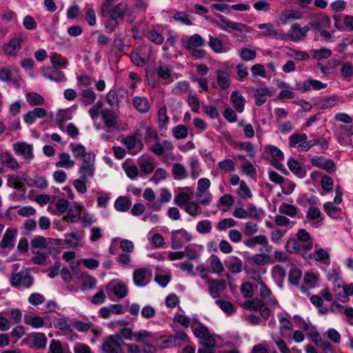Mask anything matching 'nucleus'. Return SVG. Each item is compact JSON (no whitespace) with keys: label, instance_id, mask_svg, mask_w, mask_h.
Listing matches in <instances>:
<instances>
[{"label":"nucleus","instance_id":"obj_11","mask_svg":"<svg viewBox=\"0 0 353 353\" xmlns=\"http://www.w3.org/2000/svg\"><path fill=\"white\" fill-rule=\"evenodd\" d=\"M312 164L317 168L325 170L328 173L336 170V164L332 159H326L323 157H314L311 160Z\"/></svg>","mask_w":353,"mask_h":353},{"label":"nucleus","instance_id":"obj_8","mask_svg":"<svg viewBox=\"0 0 353 353\" xmlns=\"http://www.w3.org/2000/svg\"><path fill=\"white\" fill-rule=\"evenodd\" d=\"M216 17H217L221 20L223 24H219L217 21H214V23L218 26L223 30H226L227 28H228L233 30L243 32L245 31L248 28L246 25L229 21L221 14H216Z\"/></svg>","mask_w":353,"mask_h":353},{"label":"nucleus","instance_id":"obj_18","mask_svg":"<svg viewBox=\"0 0 353 353\" xmlns=\"http://www.w3.org/2000/svg\"><path fill=\"white\" fill-rule=\"evenodd\" d=\"M17 154L23 156L26 159L33 157L32 145L25 142L17 143L13 146Z\"/></svg>","mask_w":353,"mask_h":353},{"label":"nucleus","instance_id":"obj_41","mask_svg":"<svg viewBox=\"0 0 353 353\" xmlns=\"http://www.w3.org/2000/svg\"><path fill=\"white\" fill-rule=\"evenodd\" d=\"M46 238L41 236H35L30 242L31 250H35L37 249L44 250L47 252V243Z\"/></svg>","mask_w":353,"mask_h":353},{"label":"nucleus","instance_id":"obj_7","mask_svg":"<svg viewBox=\"0 0 353 353\" xmlns=\"http://www.w3.org/2000/svg\"><path fill=\"white\" fill-rule=\"evenodd\" d=\"M205 283L210 295L214 299L219 297L227 288L226 281L222 279H210Z\"/></svg>","mask_w":353,"mask_h":353},{"label":"nucleus","instance_id":"obj_31","mask_svg":"<svg viewBox=\"0 0 353 353\" xmlns=\"http://www.w3.org/2000/svg\"><path fill=\"white\" fill-rule=\"evenodd\" d=\"M132 103L134 108L140 112L145 113L150 109V104L145 97H135L133 98Z\"/></svg>","mask_w":353,"mask_h":353},{"label":"nucleus","instance_id":"obj_56","mask_svg":"<svg viewBox=\"0 0 353 353\" xmlns=\"http://www.w3.org/2000/svg\"><path fill=\"white\" fill-rule=\"evenodd\" d=\"M28 102L32 105H42L44 103L43 98L37 92H28L26 94Z\"/></svg>","mask_w":353,"mask_h":353},{"label":"nucleus","instance_id":"obj_5","mask_svg":"<svg viewBox=\"0 0 353 353\" xmlns=\"http://www.w3.org/2000/svg\"><path fill=\"white\" fill-rule=\"evenodd\" d=\"M313 243H308L305 245H301L299 243L298 239H290L286 242L285 249L288 252L291 254L298 253L301 254L304 258L307 259L305 255L307 252L312 249Z\"/></svg>","mask_w":353,"mask_h":353},{"label":"nucleus","instance_id":"obj_51","mask_svg":"<svg viewBox=\"0 0 353 353\" xmlns=\"http://www.w3.org/2000/svg\"><path fill=\"white\" fill-rule=\"evenodd\" d=\"M210 181L208 179H200L198 181L197 192L196 194V198H200L203 196V193L210 188Z\"/></svg>","mask_w":353,"mask_h":353},{"label":"nucleus","instance_id":"obj_34","mask_svg":"<svg viewBox=\"0 0 353 353\" xmlns=\"http://www.w3.org/2000/svg\"><path fill=\"white\" fill-rule=\"evenodd\" d=\"M74 161L71 159L70 156L68 153H61L59 155V161L55 163L56 167L70 168L73 167Z\"/></svg>","mask_w":353,"mask_h":353},{"label":"nucleus","instance_id":"obj_15","mask_svg":"<svg viewBox=\"0 0 353 353\" xmlns=\"http://www.w3.org/2000/svg\"><path fill=\"white\" fill-rule=\"evenodd\" d=\"M244 245L250 248H254L256 245H263L266 252H270L271 248L268 246V239L266 236L260 234L244 240Z\"/></svg>","mask_w":353,"mask_h":353},{"label":"nucleus","instance_id":"obj_26","mask_svg":"<svg viewBox=\"0 0 353 353\" xmlns=\"http://www.w3.org/2000/svg\"><path fill=\"white\" fill-rule=\"evenodd\" d=\"M29 339L34 347L37 349L44 348L46 345L47 338L43 333H32L29 336Z\"/></svg>","mask_w":353,"mask_h":353},{"label":"nucleus","instance_id":"obj_27","mask_svg":"<svg viewBox=\"0 0 353 353\" xmlns=\"http://www.w3.org/2000/svg\"><path fill=\"white\" fill-rule=\"evenodd\" d=\"M271 95V91L268 88H260L256 89L254 92L256 105L261 106L266 102L267 96Z\"/></svg>","mask_w":353,"mask_h":353},{"label":"nucleus","instance_id":"obj_21","mask_svg":"<svg viewBox=\"0 0 353 353\" xmlns=\"http://www.w3.org/2000/svg\"><path fill=\"white\" fill-rule=\"evenodd\" d=\"M330 19L326 15H319L312 21L308 23L310 29L323 30L330 27Z\"/></svg>","mask_w":353,"mask_h":353},{"label":"nucleus","instance_id":"obj_23","mask_svg":"<svg viewBox=\"0 0 353 353\" xmlns=\"http://www.w3.org/2000/svg\"><path fill=\"white\" fill-rule=\"evenodd\" d=\"M258 28L260 30H265V32L263 34L265 37L276 39H283V34L281 30H275L272 23H261L258 25Z\"/></svg>","mask_w":353,"mask_h":353},{"label":"nucleus","instance_id":"obj_52","mask_svg":"<svg viewBox=\"0 0 353 353\" xmlns=\"http://www.w3.org/2000/svg\"><path fill=\"white\" fill-rule=\"evenodd\" d=\"M185 211L192 216L201 214L202 210L199 205L194 201H190L185 207Z\"/></svg>","mask_w":353,"mask_h":353},{"label":"nucleus","instance_id":"obj_60","mask_svg":"<svg viewBox=\"0 0 353 353\" xmlns=\"http://www.w3.org/2000/svg\"><path fill=\"white\" fill-rule=\"evenodd\" d=\"M236 222L234 219H232L231 218H228V219H223L221 220L216 224V227L218 230L222 231V230H225L228 228L234 227V226H236Z\"/></svg>","mask_w":353,"mask_h":353},{"label":"nucleus","instance_id":"obj_16","mask_svg":"<svg viewBox=\"0 0 353 353\" xmlns=\"http://www.w3.org/2000/svg\"><path fill=\"white\" fill-rule=\"evenodd\" d=\"M227 269L232 274H239L243 269V261L235 256H231L225 261Z\"/></svg>","mask_w":353,"mask_h":353},{"label":"nucleus","instance_id":"obj_46","mask_svg":"<svg viewBox=\"0 0 353 353\" xmlns=\"http://www.w3.org/2000/svg\"><path fill=\"white\" fill-rule=\"evenodd\" d=\"M191 197L188 193L180 192L174 196V203L181 208H183L190 201Z\"/></svg>","mask_w":353,"mask_h":353},{"label":"nucleus","instance_id":"obj_57","mask_svg":"<svg viewBox=\"0 0 353 353\" xmlns=\"http://www.w3.org/2000/svg\"><path fill=\"white\" fill-rule=\"evenodd\" d=\"M54 326L56 328L63 332H71L72 331L70 323L65 318H60L55 320Z\"/></svg>","mask_w":353,"mask_h":353},{"label":"nucleus","instance_id":"obj_36","mask_svg":"<svg viewBox=\"0 0 353 353\" xmlns=\"http://www.w3.org/2000/svg\"><path fill=\"white\" fill-rule=\"evenodd\" d=\"M210 268L213 273L219 274L224 271L223 265L221 259L214 254H212L209 259Z\"/></svg>","mask_w":353,"mask_h":353},{"label":"nucleus","instance_id":"obj_32","mask_svg":"<svg viewBox=\"0 0 353 353\" xmlns=\"http://www.w3.org/2000/svg\"><path fill=\"white\" fill-rule=\"evenodd\" d=\"M231 101L238 112H242L244 110L245 100L242 95L236 91L232 92L230 95Z\"/></svg>","mask_w":353,"mask_h":353},{"label":"nucleus","instance_id":"obj_43","mask_svg":"<svg viewBox=\"0 0 353 353\" xmlns=\"http://www.w3.org/2000/svg\"><path fill=\"white\" fill-rule=\"evenodd\" d=\"M172 174L175 179L181 180L187 176L185 168L179 163H174L172 167Z\"/></svg>","mask_w":353,"mask_h":353},{"label":"nucleus","instance_id":"obj_6","mask_svg":"<svg viewBox=\"0 0 353 353\" xmlns=\"http://www.w3.org/2000/svg\"><path fill=\"white\" fill-rule=\"evenodd\" d=\"M26 37L21 34H19L12 38L8 43L3 46L4 53L9 56H15L21 50L23 43L25 41Z\"/></svg>","mask_w":353,"mask_h":353},{"label":"nucleus","instance_id":"obj_50","mask_svg":"<svg viewBox=\"0 0 353 353\" xmlns=\"http://www.w3.org/2000/svg\"><path fill=\"white\" fill-rule=\"evenodd\" d=\"M281 213L288 215L290 217H294L297 214V208L293 205L283 203L279 207Z\"/></svg>","mask_w":353,"mask_h":353},{"label":"nucleus","instance_id":"obj_42","mask_svg":"<svg viewBox=\"0 0 353 353\" xmlns=\"http://www.w3.org/2000/svg\"><path fill=\"white\" fill-rule=\"evenodd\" d=\"M81 217V208L75 205L74 208H70L64 217V220L68 222L74 223L78 221Z\"/></svg>","mask_w":353,"mask_h":353},{"label":"nucleus","instance_id":"obj_45","mask_svg":"<svg viewBox=\"0 0 353 353\" xmlns=\"http://www.w3.org/2000/svg\"><path fill=\"white\" fill-rule=\"evenodd\" d=\"M24 322L26 324L35 328L41 327L44 325V321L41 317L34 316L32 315H25Z\"/></svg>","mask_w":353,"mask_h":353},{"label":"nucleus","instance_id":"obj_9","mask_svg":"<svg viewBox=\"0 0 353 353\" xmlns=\"http://www.w3.org/2000/svg\"><path fill=\"white\" fill-rule=\"evenodd\" d=\"M266 149L268 150L269 153L272 156V165L276 168V169L281 171H286L284 168V165L282 164L281 161L284 159V155L283 152L276 146L270 145L267 146Z\"/></svg>","mask_w":353,"mask_h":353},{"label":"nucleus","instance_id":"obj_62","mask_svg":"<svg viewBox=\"0 0 353 353\" xmlns=\"http://www.w3.org/2000/svg\"><path fill=\"white\" fill-rule=\"evenodd\" d=\"M112 290L114 295L119 299L124 298L128 294L127 286L123 283H119L115 285Z\"/></svg>","mask_w":353,"mask_h":353},{"label":"nucleus","instance_id":"obj_3","mask_svg":"<svg viewBox=\"0 0 353 353\" xmlns=\"http://www.w3.org/2000/svg\"><path fill=\"white\" fill-rule=\"evenodd\" d=\"M123 344L125 343L120 335H110L102 343L101 350L103 353H123Z\"/></svg>","mask_w":353,"mask_h":353},{"label":"nucleus","instance_id":"obj_59","mask_svg":"<svg viewBox=\"0 0 353 353\" xmlns=\"http://www.w3.org/2000/svg\"><path fill=\"white\" fill-rule=\"evenodd\" d=\"M215 303L221 307L223 312L228 314H232L235 310L234 306L228 301L217 299Z\"/></svg>","mask_w":353,"mask_h":353},{"label":"nucleus","instance_id":"obj_12","mask_svg":"<svg viewBox=\"0 0 353 353\" xmlns=\"http://www.w3.org/2000/svg\"><path fill=\"white\" fill-rule=\"evenodd\" d=\"M310 30L308 24L305 27H301L299 23H294L290 29L289 37L293 41H299L303 40L307 35V32Z\"/></svg>","mask_w":353,"mask_h":353},{"label":"nucleus","instance_id":"obj_35","mask_svg":"<svg viewBox=\"0 0 353 353\" xmlns=\"http://www.w3.org/2000/svg\"><path fill=\"white\" fill-rule=\"evenodd\" d=\"M323 209L326 214L332 219L339 218L342 213L341 209L334 205L333 203L327 202L323 205Z\"/></svg>","mask_w":353,"mask_h":353},{"label":"nucleus","instance_id":"obj_49","mask_svg":"<svg viewBox=\"0 0 353 353\" xmlns=\"http://www.w3.org/2000/svg\"><path fill=\"white\" fill-rule=\"evenodd\" d=\"M81 240V236L75 232L68 233V234H66L65 236V243L68 244V246L71 247V248L77 247L79 242Z\"/></svg>","mask_w":353,"mask_h":353},{"label":"nucleus","instance_id":"obj_54","mask_svg":"<svg viewBox=\"0 0 353 353\" xmlns=\"http://www.w3.org/2000/svg\"><path fill=\"white\" fill-rule=\"evenodd\" d=\"M209 46L211 49L216 53H221L223 52V46L222 41L217 37H213L210 35Z\"/></svg>","mask_w":353,"mask_h":353},{"label":"nucleus","instance_id":"obj_17","mask_svg":"<svg viewBox=\"0 0 353 353\" xmlns=\"http://www.w3.org/2000/svg\"><path fill=\"white\" fill-rule=\"evenodd\" d=\"M17 234V230L15 229H7L1 242L0 246L1 248H8L12 250L14 248V241Z\"/></svg>","mask_w":353,"mask_h":353},{"label":"nucleus","instance_id":"obj_44","mask_svg":"<svg viewBox=\"0 0 353 353\" xmlns=\"http://www.w3.org/2000/svg\"><path fill=\"white\" fill-rule=\"evenodd\" d=\"M7 185L17 190L23 189L22 177L16 174H10L8 176Z\"/></svg>","mask_w":353,"mask_h":353},{"label":"nucleus","instance_id":"obj_53","mask_svg":"<svg viewBox=\"0 0 353 353\" xmlns=\"http://www.w3.org/2000/svg\"><path fill=\"white\" fill-rule=\"evenodd\" d=\"M288 165L289 169L293 173L297 174L300 177H303L304 176L301 166L296 159L291 158L288 162Z\"/></svg>","mask_w":353,"mask_h":353},{"label":"nucleus","instance_id":"obj_4","mask_svg":"<svg viewBox=\"0 0 353 353\" xmlns=\"http://www.w3.org/2000/svg\"><path fill=\"white\" fill-rule=\"evenodd\" d=\"M33 277L26 271L13 272L10 277L11 285L16 288H30L33 284Z\"/></svg>","mask_w":353,"mask_h":353},{"label":"nucleus","instance_id":"obj_29","mask_svg":"<svg viewBox=\"0 0 353 353\" xmlns=\"http://www.w3.org/2000/svg\"><path fill=\"white\" fill-rule=\"evenodd\" d=\"M339 103V98L336 96H332L327 98H322L315 103L319 109L325 110L336 105Z\"/></svg>","mask_w":353,"mask_h":353},{"label":"nucleus","instance_id":"obj_55","mask_svg":"<svg viewBox=\"0 0 353 353\" xmlns=\"http://www.w3.org/2000/svg\"><path fill=\"white\" fill-rule=\"evenodd\" d=\"M302 276V272L296 268H292L289 273V281L294 285H297L299 283V281Z\"/></svg>","mask_w":353,"mask_h":353},{"label":"nucleus","instance_id":"obj_24","mask_svg":"<svg viewBox=\"0 0 353 353\" xmlns=\"http://www.w3.org/2000/svg\"><path fill=\"white\" fill-rule=\"evenodd\" d=\"M0 163L2 165L12 170H17L19 168L17 160L8 152L0 154Z\"/></svg>","mask_w":353,"mask_h":353},{"label":"nucleus","instance_id":"obj_40","mask_svg":"<svg viewBox=\"0 0 353 353\" xmlns=\"http://www.w3.org/2000/svg\"><path fill=\"white\" fill-rule=\"evenodd\" d=\"M138 165L140 168L141 172L145 174L152 173L155 168L152 161L143 157L139 159Z\"/></svg>","mask_w":353,"mask_h":353},{"label":"nucleus","instance_id":"obj_48","mask_svg":"<svg viewBox=\"0 0 353 353\" xmlns=\"http://www.w3.org/2000/svg\"><path fill=\"white\" fill-rule=\"evenodd\" d=\"M94 165H81L79 168V172L81 174L80 178L88 181L89 178H92L94 176Z\"/></svg>","mask_w":353,"mask_h":353},{"label":"nucleus","instance_id":"obj_30","mask_svg":"<svg viewBox=\"0 0 353 353\" xmlns=\"http://www.w3.org/2000/svg\"><path fill=\"white\" fill-rule=\"evenodd\" d=\"M280 322V334L281 337L287 338L290 335V332L293 329L292 323L286 317H281Z\"/></svg>","mask_w":353,"mask_h":353},{"label":"nucleus","instance_id":"obj_14","mask_svg":"<svg viewBox=\"0 0 353 353\" xmlns=\"http://www.w3.org/2000/svg\"><path fill=\"white\" fill-rule=\"evenodd\" d=\"M150 276V272L143 268L137 269L133 272L134 283L139 287L145 285L149 282Z\"/></svg>","mask_w":353,"mask_h":353},{"label":"nucleus","instance_id":"obj_33","mask_svg":"<svg viewBox=\"0 0 353 353\" xmlns=\"http://www.w3.org/2000/svg\"><path fill=\"white\" fill-rule=\"evenodd\" d=\"M321 210L314 206H310L306 214V219L307 221L311 223L313 221H316V223H320L323 221V218L321 217Z\"/></svg>","mask_w":353,"mask_h":353},{"label":"nucleus","instance_id":"obj_39","mask_svg":"<svg viewBox=\"0 0 353 353\" xmlns=\"http://www.w3.org/2000/svg\"><path fill=\"white\" fill-rule=\"evenodd\" d=\"M130 205L131 201L126 196H119L114 202V207L119 212L128 211Z\"/></svg>","mask_w":353,"mask_h":353},{"label":"nucleus","instance_id":"obj_25","mask_svg":"<svg viewBox=\"0 0 353 353\" xmlns=\"http://www.w3.org/2000/svg\"><path fill=\"white\" fill-rule=\"evenodd\" d=\"M216 81L221 90H226L230 85L229 73L223 70H216Z\"/></svg>","mask_w":353,"mask_h":353},{"label":"nucleus","instance_id":"obj_37","mask_svg":"<svg viewBox=\"0 0 353 353\" xmlns=\"http://www.w3.org/2000/svg\"><path fill=\"white\" fill-rule=\"evenodd\" d=\"M97 99V94L92 89L83 90L81 94V101L86 105L92 104Z\"/></svg>","mask_w":353,"mask_h":353},{"label":"nucleus","instance_id":"obj_58","mask_svg":"<svg viewBox=\"0 0 353 353\" xmlns=\"http://www.w3.org/2000/svg\"><path fill=\"white\" fill-rule=\"evenodd\" d=\"M147 37L157 45H161L164 42V37L155 30H150L147 33Z\"/></svg>","mask_w":353,"mask_h":353},{"label":"nucleus","instance_id":"obj_19","mask_svg":"<svg viewBox=\"0 0 353 353\" xmlns=\"http://www.w3.org/2000/svg\"><path fill=\"white\" fill-rule=\"evenodd\" d=\"M302 17L303 14L299 10H285L280 13L279 21L282 24H287L293 20L301 19Z\"/></svg>","mask_w":353,"mask_h":353},{"label":"nucleus","instance_id":"obj_1","mask_svg":"<svg viewBox=\"0 0 353 353\" xmlns=\"http://www.w3.org/2000/svg\"><path fill=\"white\" fill-rule=\"evenodd\" d=\"M259 296L260 298H254L251 300H246L243 307L249 310L259 311L261 316L267 320L269 319L271 311L268 307L277 305V300L272 296L271 290L267 287L264 282H261Z\"/></svg>","mask_w":353,"mask_h":353},{"label":"nucleus","instance_id":"obj_63","mask_svg":"<svg viewBox=\"0 0 353 353\" xmlns=\"http://www.w3.org/2000/svg\"><path fill=\"white\" fill-rule=\"evenodd\" d=\"M169 117L167 115V108L161 107L158 111V121L160 128H163L168 123Z\"/></svg>","mask_w":353,"mask_h":353},{"label":"nucleus","instance_id":"obj_10","mask_svg":"<svg viewBox=\"0 0 353 353\" xmlns=\"http://www.w3.org/2000/svg\"><path fill=\"white\" fill-rule=\"evenodd\" d=\"M108 132H110L112 129L115 128L117 125V115L110 109H104L101 111L100 114Z\"/></svg>","mask_w":353,"mask_h":353},{"label":"nucleus","instance_id":"obj_2","mask_svg":"<svg viewBox=\"0 0 353 353\" xmlns=\"http://www.w3.org/2000/svg\"><path fill=\"white\" fill-rule=\"evenodd\" d=\"M129 5L125 1H121L115 6L106 9L105 6L101 7L100 13L102 17L111 16L117 19H122L125 15L130 14Z\"/></svg>","mask_w":353,"mask_h":353},{"label":"nucleus","instance_id":"obj_38","mask_svg":"<svg viewBox=\"0 0 353 353\" xmlns=\"http://www.w3.org/2000/svg\"><path fill=\"white\" fill-rule=\"evenodd\" d=\"M82 283L80 287L81 291L91 290L94 288L97 280L89 274H81Z\"/></svg>","mask_w":353,"mask_h":353},{"label":"nucleus","instance_id":"obj_28","mask_svg":"<svg viewBox=\"0 0 353 353\" xmlns=\"http://www.w3.org/2000/svg\"><path fill=\"white\" fill-rule=\"evenodd\" d=\"M49 351L50 353H71L68 344L56 339L50 341Z\"/></svg>","mask_w":353,"mask_h":353},{"label":"nucleus","instance_id":"obj_61","mask_svg":"<svg viewBox=\"0 0 353 353\" xmlns=\"http://www.w3.org/2000/svg\"><path fill=\"white\" fill-rule=\"evenodd\" d=\"M50 60L54 68L64 67L68 63V61L65 58H62L60 54L57 53L50 56Z\"/></svg>","mask_w":353,"mask_h":353},{"label":"nucleus","instance_id":"obj_13","mask_svg":"<svg viewBox=\"0 0 353 353\" xmlns=\"http://www.w3.org/2000/svg\"><path fill=\"white\" fill-rule=\"evenodd\" d=\"M181 43L186 50L194 49V48H201L205 46L204 39L198 34H194L189 38H183Z\"/></svg>","mask_w":353,"mask_h":353},{"label":"nucleus","instance_id":"obj_47","mask_svg":"<svg viewBox=\"0 0 353 353\" xmlns=\"http://www.w3.org/2000/svg\"><path fill=\"white\" fill-rule=\"evenodd\" d=\"M188 130L186 125L179 124L172 128V134L178 140L183 139L188 137Z\"/></svg>","mask_w":353,"mask_h":353},{"label":"nucleus","instance_id":"obj_22","mask_svg":"<svg viewBox=\"0 0 353 353\" xmlns=\"http://www.w3.org/2000/svg\"><path fill=\"white\" fill-rule=\"evenodd\" d=\"M47 115V111L43 108H35L23 115V120L27 124H32L36 118H43Z\"/></svg>","mask_w":353,"mask_h":353},{"label":"nucleus","instance_id":"obj_20","mask_svg":"<svg viewBox=\"0 0 353 353\" xmlns=\"http://www.w3.org/2000/svg\"><path fill=\"white\" fill-rule=\"evenodd\" d=\"M174 149V145L171 141L165 140L162 143L157 141L154 145L150 148V150L157 156H162L165 151H172Z\"/></svg>","mask_w":353,"mask_h":353},{"label":"nucleus","instance_id":"obj_64","mask_svg":"<svg viewBox=\"0 0 353 353\" xmlns=\"http://www.w3.org/2000/svg\"><path fill=\"white\" fill-rule=\"evenodd\" d=\"M256 51L250 48H243L240 52V57L242 60L249 61L254 60L256 58Z\"/></svg>","mask_w":353,"mask_h":353}]
</instances>
